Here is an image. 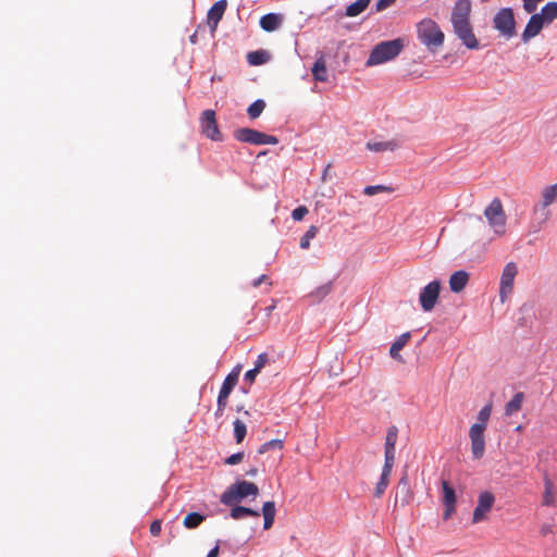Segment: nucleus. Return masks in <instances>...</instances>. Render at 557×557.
Returning a JSON list of instances; mask_svg holds the SVG:
<instances>
[{"label":"nucleus","mask_w":557,"mask_h":557,"mask_svg":"<svg viewBox=\"0 0 557 557\" xmlns=\"http://www.w3.org/2000/svg\"><path fill=\"white\" fill-rule=\"evenodd\" d=\"M523 399L524 394L522 392L515 394V396L505 406V414L512 416L518 412L522 407Z\"/></svg>","instance_id":"24"},{"label":"nucleus","mask_w":557,"mask_h":557,"mask_svg":"<svg viewBox=\"0 0 557 557\" xmlns=\"http://www.w3.org/2000/svg\"><path fill=\"white\" fill-rule=\"evenodd\" d=\"M283 22V16L277 13H268L260 18V26L265 32L276 30Z\"/></svg>","instance_id":"18"},{"label":"nucleus","mask_w":557,"mask_h":557,"mask_svg":"<svg viewBox=\"0 0 557 557\" xmlns=\"http://www.w3.org/2000/svg\"><path fill=\"white\" fill-rule=\"evenodd\" d=\"M205 519L206 517L201 513L190 512L184 518L183 524L186 529H195L199 527Z\"/></svg>","instance_id":"29"},{"label":"nucleus","mask_w":557,"mask_h":557,"mask_svg":"<svg viewBox=\"0 0 557 557\" xmlns=\"http://www.w3.org/2000/svg\"><path fill=\"white\" fill-rule=\"evenodd\" d=\"M228 403V396H223L219 394L218 396V408L219 411H224Z\"/></svg>","instance_id":"46"},{"label":"nucleus","mask_w":557,"mask_h":557,"mask_svg":"<svg viewBox=\"0 0 557 557\" xmlns=\"http://www.w3.org/2000/svg\"><path fill=\"white\" fill-rule=\"evenodd\" d=\"M555 495H556V491H555L554 483L550 481V479L548 476H545L544 478V493H543V498H542V505L547 506V507L555 506V504H556Z\"/></svg>","instance_id":"20"},{"label":"nucleus","mask_w":557,"mask_h":557,"mask_svg":"<svg viewBox=\"0 0 557 557\" xmlns=\"http://www.w3.org/2000/svg\"><path fill=\"white\" fill-rule=\"evenodd\" d=\"M246 474L249 475V476H256L258 474V469L257 468H251V469H249L246 472Z\"/></svg>","instance_id":"52"},{"label":"nucleus","mask_w":557,"mask_h":557,"mask_svg":"<svg viewBox=\"0 0 557 557\" xmlns=\"http://www.w3.org/2000/svg\"><path fill=\"white\" fill-rule=\"evenodd\" d=\"M270 59V55L267 51L264 50H257V51H252V52H249L247 54V61L250 65H262L264 63H267Z\"/></svg>","instance_id":"27"},{"label":"nucleus","mask_w":557,"mask_h":557,"mask_svg":"<svg viewBox=\"0 0 557 557\" xmlns=\"http://www.w3.org/2000/svg\"><path fill=\"white\" fill-rule=\"evenodd\" d=\"M269 360L268 354L262 352L258 356L253 369L258 370L259 372L264 368Z\"/></svg>","instance_id":"43"},{"label":"nucleus","mask_w":557,"mask_h":557,"mask_svg":"<svg viewBox=\"0 0 557 557\" xmlns=\"http://www.w3.org/2000/svg\"><path fill=\"white\" fill-rule=\"evenodd\" d=\"M264 108H265V102L262 99L256 100L247 109L248 116L251 120L259 117L261 115V113L263 112Z\"/></svg>","instance_id":"33"},{"label":"nucleus","mask_w":557,"mask_h":557,"mask_svg":"<svg viewBox=\"0 0 557 557\" xmlns=\"http://www.w3.org/2000/svg\"><path fill=\"white\" fill-rule=\"evenodd\" d=\"M275 504L274 502H265L262 507V515L264 518V530L272 528L275 518Z\"/></svg>","instance_id":"22"},{"label":"nucleus","mask_w":557,"mask_h":557,"mask_svg":"<svg viewBox=\"0 0 557 557\" xmlns=\"http://www.w3.org/2000/svg\"><path fill=\"white\" fill-rule=\"evenodd\" d=\"M545 24V21L539 13L532 14L522 33L523 42H528L530 39L537 36Z\"/></svg>","instance_id":"14"},{"label":"nucleus","mask_w":557,"mask_h":557,"mask_svg":"<svg viewBox=\"0 0 557 557\" xmlns=\"http://www.w3.org/2000/svg\"><path fill=\"white\" fill-rule=\"evenodd\" d=\"M233 424H234V436H235L236 443L239 444L244 441V438L246 436L247 428H246V424L238 419H236Z\"/></svg>","instance_id":"37"},{"label":"nucleus","mask_w":557,"mask_h":557,"mask_svg":"<svg viewBox=\"0 0 557 557\" xmlns=\"http://www.w3.org/2000/svg\"><path fill=\"white\" fill-rule=\"evenodd\" d=\"M239 373L240 367H235L224 379L219 394L230 397V394L232 393L233 388L238 383Z\"/></svg>","instance_id":"17"},{"label":"nucleus","mask_w":557,"mask_h":557,"mask_svg":"<svg viewBox=\"0 0 557 557\" xmlns=\"http://www.w3.org/2000/svg\"><path fill=\"white\" fill-rule=\"evenodd\" d=\"M200 125L202 134L211 140L221 141L223 136L219 129L215 112L213 110H206L200 117Z\"/></svg>","instance_id":"11"},{"label":"nucleus","mask_w":557,"mask_h":557,"mask_svg":"<svg viewBox=\"0 0 557 557\" xmlns=\"http://www.w3.org/2000/svg\"><path fill=\"white\" fill-rule=\"evenodd\" d=\"M494 27L506 38H511L516 34V22L513 12L510 8L500 9L493 18Z\"/></svg>","instance_id":"8"},{"label":"nucleus","mask_w":557,"mask_h":557,"mask_svg":"<svg viewBox=\"0 0 557 557\" xmlns=\"http://www.w3.org/2000/svg\"><path fill=\"white\" fill-rule=\"evenodd\" d=\"M308 213V209L305 206H299L292 212V218L295 221H301Z\"/></svg>","instance_id":"42"},{"label":"nucleus","mask_w":557,"mask_h":557,"mask_svg":"<svg viewBox=\"0 0 557 557\" xmlns=\"http://www.w3.org/2000/svg\"><path fill=\"white\" fill-rule=\"evenodd\" d=\"M227 7L226 0L215 2L208 12V24L212 30H215L219 22L222 20Z\"/></svg>","instance_id":"15"},{"label":"nucleus","mask_w":557,"mask_h":557,"mask_svg":"<svg viewBox=\"0 0 557 557\" xmlns=\"http://www.w3.org/2000/svg\"><path fill=\"white\" fill-rule=\"evenodd\" d=\"M389 1L394 3L396 0H389Z\"/></svg>","instance_id":"55"},{"label":"nucleus","mask_w":557,"mask_h":557,"mask_svg":"<svg viewBox=\"0 0 557 557\" xmlns=\"http://www.w3.org/2000/svg\"><path fill=\"white\" fill-rule=\"evenodd\" d=\"M230 516L235 520H239L246 517L258 518L260 516V512L248 507L235 506L231 509Z\"/></svg>","instance_id":"23"},{"label":"nucleus","mask_w":557,"mask_h":557,"mask_svg":"<svg viewBox=\"0 0 557 557\" xmlns=\"http://www.w3.org/2000/svg\"><path fill=\"white\" fill-rule=\"evenodd\" d=\"M542 197H543V206L544 207L550 206L557 198V183L544 188V190L542 193Z\"/></svg>","instance_id":"32"},{"label":"nucleus","mask_w":557,"mask_h":557,"mask_svg":"<svg viewBox=\"0 0 557 557\" xmlns=\"http://www.w3.org/2000/svg\"><path fill=\"white\" fill-rule=\"evenodd\" d=\"M259 373L258 370L251 369L246 372L245 380L248 381L250 384H252L256 380L257 374Z\"/></svg>","instance_id":"49"},{"label":"nucleus","mask_w":557,"mask_h":557,"mask_svg":"<svg viewBox=\"0 0 557 557\" xmlns=\"http://www.w3.org/2000/svg\"><path fill=\"white\" fill-rule=\"evenodd\" d=\"M495 503V497L491 492H482L479 495L478 505L474 508L472 516V523H479L486 519L487 513L491 511Z\"/></svg>","instance_id":"12"},{"label":"nucleus","mask_w":557,"mask_h":557,"mask_svg":"<svg viewBox=\"0 0 557 557\" xmlns=\"http://www.w3.org/2000/svg\"><path fill=\"white\" fill-rule=\"evenodd\" d=\"M244 456H245V455H244V453H242V451H240V453L233 454V455H231L230 457H227V458L225 459V463H226V465H230V466L237 465V463H239V462H242V461H243Z\"/></svg>","instance_id":"44"},{"label":"nucleus","mask_w":557,"mask_h":557,"mask_svg":"<svg viewBox=\"0 0 557 557\" xmlns=\"http://www.w3.org/2000/svg\"><path fill=\"white\" fill-rule=\"evenodd\" d=\"M259 494V487L248 481H238L231 486L221 495V503L226 506H232L248 496H257Z\"/></svg>","instance_id":"5"},{"label":"nucleus","mask_w":557,"mask_h":557,"mask_svg":"<svg viewBox=\"0 0 557 557\" xmlns=\"http://www.w3.org/2000/svg\"><path fill=\"white\" fill-rule=\"evenodd\" d=\"M411 334L410 332H406L397 337V339L392 344L389 349V355L394 359H400L399 351L407 345L410 341Z\"/></svg>","instance_id":"21"},{"label":"nucleus","mask_w":557,"mask_h":557,"mask_svg":"<svg viewBox=\"0 0 557 557\" xmlns=\"http://www.w3.org/2000/svg\"><path fill=\"white\" fill-rule=\"evenodd\" d=\"M161 522L159 520H154L151 524H150V528H149V531L151 533V535L153 536H158L160 535L161 533Z\"/></svg>","instance_id":"45"},{"label":"nucleus","mask_w":557,"mask_h":557,"mask_svg":"<svg viewBox=\"0 0 557 557\" xmlns=\"http://www.w3.org/2000/svg\"><path fill=\"white\" fill-rule=\"evenodd\" d=\"M318 234V227L314 225H311L305 235L301 237L299 246L301 249H308L310 247V240L314 238Z\"/></svg>","instance_id":"36"},{"label":"nucleus","mask_w":557,"mask_h":557,"mask_svg":"<svg viewBox=\"0 0 557 557\" xmlns=\"http://www.w3.org/2000/svg\"><path fill=\"white\" fill-rule=\"evenodd\" d=\"M392 4L393 2H391L389 0H379L375 4V9L377 12H381L391 7Z\"/></svg>","instance_id":"48"},{"label":"nucleus","mask_w":557,"mask_h":557,"mask_svg":"<svg viewBox=\"0 0 557 557\" xmlns=\"http://www.w3.org/2000/svg\"><path fill=\"white\" fill-rule=\"evenodd\" d=\"M393 189L385 185H371L363 189V194L367 196H374L379 193H391Z\"/></svg>","instance_id":"39"},{"label":"nucleus","mask_w":557,"mask_h":557,"mask_svg":"<svg viewBox=\"0 0 557 557\" xmlns=\"http://www.w3.org/2000/svg\"><path fill=\"white\" fill-rule=\"evenodd\" d=\"M469 282V273L460 270L454 272L449 277V288L453 293H460Z\"/></svg>","instance_id":"16"},{"label":"nucleus","mask_w":557,"mask_h":557,"mask_svg":"<svg viewBox=\"0 0 557 557\" xmlns=\"http://www.w3.org/2000/svg\"><path fill=\"white\" fill-rule=\"evenodd\" d=\"M484 216L495 234L504 235L506 233V213L499 198H494L485 208Z\"/></svg>","instance_id":"6"},{"label":"nucleus","mask_w":557,"mask_h":557,"mask_svg":"<svg viewBox=\"0 0 557 557\" xmlns=\"http://www.w3.org/2000/svg\"><path fill=\"white\" fill-rule=\"evenodd\" d=\"M543 0H522L523 2V9L527 13H533L536 11L537 5Z\"/></svg>","instance_id":"41"},{"label":"nucleus","mask_w":557,"mask_h":557,"mask_svg":"<svg viewBox=\"0 0 557 557\" xmlns=\"http://www.w3.org/2000/svg\"><path fill=\"white\" fill-rule=\"evenodd\" d=\"M418 39L429 50H434L444 44V33L437 23L431 18H424L417 25Z\"/></svg>","instance_id":"4"},{"label":"nucleus","mask_w":557,"mask_h":557,"mask_svg":"<svg viewBox=\"0 0 557 557\" xmlns=\"http://www.w3.org/2000/svg\"><path fill=\"white\" fill-rule=\"evenodd\" d=\"M371 0H357L346 7L345 15L348 17H355L361 14L370 4Z\"/></svg>","instance_id":"25"},{"label":"nucleus","mask_w":557,"mask_h":557,"mask_svg":"<svg viewBox=\"0 0 557 557\" xmlns=\"http://www.w3.org/2000/svg\"><path fill=\"white\" fill-rule=\"evenodd\" d=\"M518 274V267L515 262H509L505 265L499 283V297L500 301L505 302L513 290V282Z\"/></svg>","instance_id":"9"},{"label":"nucleus","mask_w":557,"mask_h":557,"mask_svg":"<svg viewBox=\"0 0 557 557\" xmlns=\"http://www.w3.org/2000/svg\"><path fill=\"white\" fill-rule=\"evenodd\" d=\"M395 462V451H385V461L382 472L391 474Z\"/></svg>","instance_id":"40"},{"label":"nucleus","mask_w":557,"mask_h":557,"mask_svg":"<svg viewBox=\"0 0 557 557\" xmlns=\"http://www.w3.org/2000/svg\"><path fill=\"white\" fill-rule=\"evenodd\" d=\"M443 490V504L445 506L444 519H449L456 511V493L455 490L449 485L447 481L442 482Z\"/></svg>","instance_id":"13"},{"label":"nucleus","mask_w":557,"mask_h":557,"mask_svg":"<svg viewBox=\"0 0 557 557\" xmlns=\"http://www.w3.org/2000/svg\"><path fill=\"white\" fill-rule=\"evenodd\" d=\"M234 138L251 145H276L278 143L277 137L248 127L236 129Z\"/></svg>","instance_id":"7"},{"label":"nucleus","mask_w":557,"mask_h":557,"mask_svg":"<svg viewBox=\"0 0 557 557\" xmlns=\"http://www.w3.org/2000/svg\"><path fill=\"white\" fill-rule=\"evenodd\" d=\"M547 532H549V527H543L542 533L546 534Z\"/></svg>","instance_id":"54"},{"label":"nucleus","mask_w":557,"mask_h":557,"mask_svg":"<svg viewBox=\"0 0 557 557\" xmlns=\"http://www.w3.org/2000/svg\"><path fill=\"white\" fill-rule=\"evenodd\" d=\"M398 491L397 493H401L404 496L401 498L403 505H406L410 500V491H409V484L407 476H403L398 482ZM398 497V494H396V498Z\"/></svg>","instance_id":"34"},{"label":"nucleus","mask_w":557,"mask_h":557,"mask_svg":"<svg viewBox=\"0 0 557 557\" xmlns=\"http://www.w3.org/2000/svg\"><path fill=\"white\" fill-rule=\"evenodd\" d=\"M389 476L391 474L384 472L381 473V478L374 488V497L380 498L384 494L386 487L389 484Z\"/></svg>","instance_id":"35"},{"label":"nucleus","mask_w":557,"mask_h":557,"mask_svg":"<svg viewBox=\"0 0 557 557\" xmlns=\"http://www.w3.org/2000/svg\"><path fill=\"white\" fill-rule=\"evenodd\" d=\"M539 14L546 24H550L554 20H557V2L546 3Z\"/></svg>","instance_id":"26"},{"label":"nucleus","mask_w":557,"mask_h":557,"mask_svg":"<svg viewBox=\"0 0 557 557\" xmlns=\"http://www.w3.org/2000/svg\"><path fill=\"white\" fill-rule=\"evenodd\" d=\"M283 441L282 440H271L269 442H265L264 444H262L260 446V448L258 449V453L259 454H264L267 453L268 450L270 449H283Z\"/></svg>","instance_id":"38"},{"label":"nucleus","mask_w":557,"mask_h":557,"mask_svg":"<svg viewBox=\"0 0 557 557\" xmlns=\"http://www.w3.org/2000/svg\"><path fill=\"white\" fill-rule=\"evenodd\" d=\"M333 289V283L327 282L319 287H317L313 292L310 293V297L314 298L317 301H321L324 299Z\"/></svg>","instance_id":"31"},{"label":"nucleus","mask_w":557,"mask_h":557,"mask_svg":"<svg viewBox=\"0 0 557 557\" xmlns=\"http://www.w3.org/2000/svg\"><path fill=\"white\" fill-rule=\"evenodd\" d=\"M311 71H312L313 78L317 82L324 83V82L329 81L326 60L323 54H321L320 57L317 58Z\"/></svg>","instance_id":"19"},{"label":"nucleus","mask_w":557,"mask_h":557,"mask_svg":"<svg viewBox=\"0 0 557 557\" xmlns=\"http://www.w3.org/2000/svg\"><path fill=\"white\" fill-rule=\"evenodd\" d=\"M472 1L457 0L451 8L450 23L455 36L470 50L480 47L471 23Z\"/></svg>","instance_id":"1"},{"label":"nucleus","mask_w":557,"mask_h":557,"mask_svg":"<svg viewBox=\"0 0 557 557\" xmlns=\"http://www.w3.org/2000/svg\"><path fill=\"white\" fill-rule=\"evenodd\" d=\"M219 556V545H215L207 555V557H218Z\"/></svg>","instance_id":"51"},{"label":"nucleus","mask_w":557,"mask_h":557,"mask_svg":"<svg viewBox=\"0 0 557 557\" xmlns=\"http://www.w3.org/2000/svg\"><path fill=\"white\" fill-rule=\"evenodd\" d=\"M331 178H332V164H331V163H329V164L324 168V170H323V172H322L321 181H322V182H327V181H329V180H331Z\"/></svg>","instance_id":"47"},{"label":"nucleus","mask_w":557,"mask_h":557,"mask_svg":"<svg viewBox=\"0 0 557 557\" xmlns=\"http://www.w3.org/2000/svg\"><path fill=\"white\" fill-rule=\"evenodd\" d=\"M404 49V41L400 38L386 40L377 44L366 62L367 66H375L394 60Z\"/></svg>","instance_id":"3"},{"label":"nucleus","mask_w":557,"mask_h":557,"mask_svg":"<svg viewBox=\"0 0 557 557\" xmlns=\"http://www.w3.org/2000/svg\"><path fill=\"white\" fill-rule=\"evenodd\" d=\"M440 292L441 282L437 280L430 282L422 288L419 295V301L423 311L429 312L435 307Z\"/></svg>","instance_id":"10"},{"label":"nucleus","mask_w":557,"mask_h":557,"mask_svg":"<svg viewBox=\"0 0 557 557\" xmlns=\"http://www.w3.org/2000/svg\"><path fill=\"white\" fill-rule=\"evenodd\" d=\"M396 147L397 145L394 141H369L367 144V148L374 152L393 151Z\"/></svg>","instance_id":"28"},{"label":"nucleus","mask_w":557,"mask_h":557,"mask_svg":"<svg viewBox=\"0 0 557 557\" xmlns=\"http://www.w3.org/2000/svg\"><path fill=\"white\" fill-rule=\"evenodd\" d=\"M493 405L486 404L478 413L476 422L469 429L471 453L474 459H481L485 453V430L491 418Z\"/></svg>","instance_id":"2"},{"label":"nucleus","mask_w":557,"mask_h":557,"mask_svg":"<svg viewBox=\"0 0 557 557\" xmlns=\"http://www.w3.org/2000/svg\"><path fill=\"white\" fill-rule=\"evenodd\" d=\"M223 412H224V411H219V408H216V410H215V417L218 418V417L223 416Z\"/></svg>","instance_id":"53"},{"label":"nucleus","mask_w":557,"mask_h":557,"mask_svg":"<svg viewBox=\"0 0 557 557\" xmlns=\"http://www.w3.org/2000/svg\"><path fill=\"white\" fill-rule=\"evenodd\" d=\"M268 281V276L262 274L260 275L258 278H256L253 282H252V286L253 287H258L260 286L262 283L267 282Z\"/></svg>","instance_id":"50"},{"label":"nucleus","mask_w":557,"mask_h":557,"mask_svg":"<svg viewBox=\"0 0 557 557\" xmlns=\"http://www.w3.org/2000/svg\"><path fill=\"white\" fill-rule=\"evenodd\" d=\"M398 430L395 425L388 428L385 437V451H395Z\"/></svg>","instance_id":"30"}]
</instances>
